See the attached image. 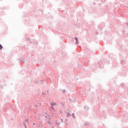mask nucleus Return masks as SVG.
Here are the masks:
<instances>
[{
	"mask_svg": "<svg viewBox=\"0 0 128 128\" xmlns=\"http://www.w3.org/2000/svg\"><path fill=\"white\" fill-rule=\"evenodd\" d=\"M74 39H75V40H76V44H78V38L77 37H76V38H74Z\"/></svg>",
	"mask_w": 128,
	"mask_h": 128,
	"instance_id": "f257e3e1",
	"label": "nucleus"
},
{
	"mask_svg": "<svg viewBox=\"0 0 128 128\" xmlns=\"http://www.w3.org/2000/svg\"><path fill=\"white\" fill-rule=\"evenodd\" d=\"M68 116H70V114H68Z\"/></svg>",
	"mask_w": 128,
	"mask_h": 128,
	"instance_id": "20e7f679",
	"label": "nucleus"
},
{
	"mask_svg": "<svg viewBox=\"0 0 128 128\" xmlns=\"http://www.w3.org/2000/svg\"><path fill=\"white\" fill-rule=\"evenodd\" d=\"M51 106L52 110H54V106H56V104L54 103H52Z\"/></svg>",
	"mask_w": 128,
	"mask_h": 128,
	"instance_id": "f03ea898",
	"label": "nucleus"
},
{
	"mask_svg": "<svg viewBox=\"0 0 128 128\" xmlns=\"http://www.w3.org/2000/svg\"><path fill=\"white\" fill-rule=\"evenodd\" d=\"M2 50V44H0V50Z\"/></svg>",
	"mask_w": 128,
	"mask_h": 128,
	"instance_id": "7ed1b4c3",
	"label": "nucleus"
}]
</instances>
